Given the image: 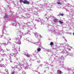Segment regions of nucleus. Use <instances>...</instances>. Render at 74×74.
Masks as SVG:
<instances>
[{
  "label": "nucleus",
  "instance_id": "obj_55",
  "mask_svg": "<svg viewBox=\"0 0 74 74\" xmlns=\"http://www.w3.org/2000/svg\"><path fill=\"white\" fill-rule=\"evenodd\" d=\"M69 10H66V12H69Z\"/></svg>",
  "mask_w": 74,
  "mask_h": 74
},
{
  "label": "nucleus",
  "instance_id": "obj_26",
  "mask_svg": "<svg viewBox=\"0 0 74 74\" xmlns=\"http://www.w3.org/2000/svg\"><path fill=\"white\" fill-rule=\"evenodd\" d=\"M27 10L28 12H32V10L31 9H28Z\"/></svg>",
  "mask_w": 74,
  "mask_h": 74
},
{
  "label": "nucleus",
  "instance_id": "obj_36",
  "mask_svg": "<svg viewBox=\"0 0 74 74\" xmlns=\"http://www.w3.org/2000/svg\"><path fill=\"white\" fill-rule=\"evenodd\" d=\"M1 55L2 56H5V54H4V53L3 54H1Z\"/></svg>",
  "mask_w": 74,
  "mask_h": 74
},
{
  "label": "nucleus",
  "instance_id": "obj_25",
  "mask_svg": "<svg viewBox=\"0 0 74 74\" xmlns=\"http://www.w3.org/2000/svg\"><path fill=\"white\" fill-rule=\"evenodd\" d=\"M0 67H5V66L3 64H0Z\"/></svg>",
  "mask_w": 74,
  "mask_h": 74
},
{
  "label": "nucleus",
  "instance_id": "obj_20",
  "mask_svg": "<svg viewBox=\"0 0 74 74\" xmlns=\"http://www.w3.org/2000/svg\"><path fill=\"white\" fill-rule=\"evenodd\" d=\"M17 33H18V34H19V35H20V34H22V33L20 32V31H19V30H17Z\"/></svg>",
  "mask_w": 74,
  "mask_h": 74
},
{
  "label": "nucleus",
  "instance_id": "obj_60",
  "mask_svg": "<svg viewBox=\"0 0 74 74\" xmlns=\"http://www.w3.org/2000/svg\"><path fill=\"white\" fill-rule=\"evenodd\" d=\"M37 70H38V69H39V66L37 68Z\"/></svg>",
  "mask_w": 74,
  "mask_h": 74
},
{
  "label": "nucleus",
  "instance_id": "obj_19",
  "mask_svg": "<svg viewBox=\"0 0 74 74\" xmlns=\"http://www.w3.org/2000/svg\"><path fill=\"white\" fill-rule=\"evenodd\" d=\"M37 53V51H35V52L33 53V55H34L35 56H36V54Z\"/></svg>",
  "mask_w": 74,
  "mask_h": 74
},
{
  "label": "nucleus",
  "instance_id": "obj_27",
  "mask_svg": "<svg viewBox=\"0 0 74 74\" xmlns=\"http://www.w3.org/2000/svg\"><path fill=\"white\" fill-rule=\"evenodd\" d=\"M37 50L38 51V52H40L41 51V48H37Z\"/></svg>",
  "mask_w": 74,
  "mask_h": 74
},
{
  "label": "nucleus",
  "instance_id": "obj_52",
  "mask_svg": "<svg viewBox=\"0 0 74 74\" xmlns=\"http://www.w3.org/2000/svg\"><path fill=\"white\" fill-rule=\"evenodd\" d=\"M23 29H24V28H26V26H24V27H23Z\"/></svg>",
  "mask_w": 74,
  "mask_h": 74
},
{
  "label": "nucleus",
  "instance_id": "obj_3",
  "mask_svg": "<svg viewBox=\"0 0 74 74\" xmlns=\"http://www.w3.org/2000/svg\"><path fill=\"white\" fill-rule=\"evenodd\" d=\"M30 25V22H27L26 23V25L28 27V28H27V34H30L29 33V31H30V30H33V27L32 26H29V25Z\"/></svg>",
  "mask_w": 74,
  "mask_h": 74
},
{
  "label": "nucleus",
  "instance_id": "obj_59",
  "mask_svg": "<svg viewBox=\"0 0 74 74\" xmlns=\"http://www.w3.org/2000/svg\"><path fill=\"white\" fill-rule=\"evenodd\" d=\"M55 51H56V52H58V51H57V50L56 49H55Z\"/></svg>",
  "mask_w": 74,
  "mask_h": 74
},
{
  "label": "nucleus",
  "instance_id": "obj_62",
  "mask_svg": "<svg viewBox=\"0 0 74 74\" xmlns=\"http://www.w3.org/2000/svg\"><path fill=\"white\" fill-rule=\"evenodd\" d=\"M52 74V73L51 72H49V74Z\"/></svg>",
  "mask_w": 74,
  "mask_h": 74
},
{
  "label": "nucleus",
  "instance_id": "obj_10",
  "mask_svg": "<svg viewBox=\"0 0 74 74\" xmlns=\"http://www.w3.org/2000/svg\"><path fill=\"white\" fill-rule=\"evenodd\" d=\"M34 34L35 35V36L36 38H37L38 36H40V38H41V35H39V34H38L37 33H34Z\"/></svg>",
  "mask_w": 74,
  "mask_h": 74
},
{
  "label": "nucleus",
  "instance_id": "obj_56",
  "mask_svg": "<svg viewBox=\"0 0 74 74\" xmlns=\"http://www.w3.org/2000/svg\"><path fill=\"white\" fill-rule=\"evenodd\" d=\"M52 16H50L49 18H52Z\"/></svg>",
  "mask_w": 74,
  "mask_h": 74
},
{
  "label": "nucleus",
  "instance_id": "obj_11",
  "mask_svg": "<svg viewBox=\"0 0 74 74\" xmlns=\"http://www.w3.org/2000/svg\"><path fill=\"white\" fill-rule=\"evenodd\" d=\"M32 44H35V45H41V42H37L36 43H32Z\"/></svg>",
  "mask_w": 74,
  "mask_h": 74
},
{
  "label": "nucleus",
  "instance_id": "obj_13",
  "mask_svg": "<svg viewBox=\"0 0 74 74\" xmlns=\"http://www.w3.org/2000/svg\"><path fill=\"white\" fill-rule=\"evenodd\" d=\"M25 15H26L27 17H29V16H31L30 14L29 13H27L25 12Z\"/></svg>",
  "mask_w": 74,
  "mask_h": 74
},
{
  "label": "nucleus",
  "instance_id": "obj_23",
  "mask_svg": "<svg viewBox=\"0 0 74 74\" xmlns=\"http://www.w3.org/2000/svg\"><path fill=\"white\" fill-rule=\"evenodd\" d=\"M44 6V5H39L38 6L40 8H42V7Z\"/></svg>",
  "mask_w": 74,
  "mask_h": 74
},
{
  "label": "nucleus",
  "instance_id": "obj_24",
  "mask_svg": "<svg viewBox=\"0 0 74 74\" xmlns=\"http://www.w3.org/2000/svg\"><path fill=\"white\" fill-rule=\"evenodd\" d=\"M8 45V44H6L5 43H3L1 44L2 45H4V46H6Z\"/></svg>",
  "mask_w": 74,
  "mask_h": 74
},
{
  "label": "nucleus",
  "instance_id": "obj_35",
  "mask_svg": "<svg viewBox=\"0 0 74 74\" xmlns=\"http://www.w3.org/2000/svg\"><path fill=\"white\" fill-rule=\"evenodd\" d=\"M5 71L7 73V74H8V70L6 69H5Z\"/></svg>",
  "mask_w": 74,
  "mask_h": 74
},
{
  "label": "nucleus",
  "instance_id": "obj_5",
  "mask_svg": "<svg viewBox=\"0 0 74 74\" xmlns=\"http://www.w3.org/2000/svg\"><path fill=\"white\" fill-rule=\"evenodd\" d=\"M22 37V36H20V37H18V38H15L16 41L18 42V44H21V42L19 41V40H21V38Z\"/></svg>",
  "mask_w": 74,
  "mask_h": 74
},
{
  "label": "nucleus",
  "instance_id": "obj_22",
  "mask_svg": "<svg viewBox=\"0 0 74 74\" xmlns=\"http://www.w3.org/2000/svg\"><path fill=\"white\" fill-rule=\"evenodd\" d=\"M36 9H37V10H38L37 11H39V12H40L41 11H43V10H44V9H43V10H42V9H41V10H39L38 9V8H36Z\"/></svg>",
  "mask_w": 74,
  "mask_h": 74
},
{
  "label": "nucleus",
  "instance_id": "obj_4",
  "mask_svg": "<svg viewBox=\"0 0 74 74\" xmlns=\"http://www.w3.org/2000/svg\"><path fill=\"white\" fill-rule=\"evenodd\" d=\"M6 27H5V25L2 27V34L1 35V36H0V38H2V36H3V34H5L6 35H7V34H6L7 33V31H6Z\"/></svg>",
  "mask_w": 74,
  "mask_h": 74
},
{
  "label": "nucleus",
  "instance_id": "obj_1",
  "mask_svg": "<svg viewBox=\"0 0 74 74\" xmlns=\"http://www.w3.org/2000/svg\"><path fill=\"white\" fill-rule=\"evenodd\" d=\"M62 53H65V57L67 56V55H69V56H73V54L71 53H69V52H68L67 51L65 50L64 51H62ZM64 56H61V57H59L58 56H56L54 58V60H53L54 62H56L57 61H58V60H60V59H61V60H64Z\"/></svg>",
  "mask_w": 74,
  "mask_h": 74
},
{
  "label": "nucleus",
  "instance_id": "obj_53",
  "mask_svg": "<svg viewBox=\"0 0 74 74\" xmlns=\"http://www.w3.org/2000/svg\"><path fill=\"white\" fill-rule=\"evenodd\" d=\"M70 5V6H71V7H73V8H74V5H73V6H72V5Z\"/></svg>",
  "mask_w": 74,
  "mask_h": 74
},
{
  "label": "nucleus",
  "instance_id": "obj_8",
  "mask_svg": "<svg viewBox=\"0 0 74 74\" xmlns=\"http://www.w3.org/2000/svg\"><path fill=\"white\" fill-rule=\"evenodd\" d=\"M37 22H40L41 23V24H40V25H41L42 24H44V23L45 22L44 21H42V19H41V18H38V19L37 20Z\"/></svg>",
  "mask_w": 74,
  "mask_h": 74
},
{
  "label": "nucleus",
  "instance_id": "obj_33",
  "mask_svg": "<svg viewBox=\"0 0 74 74\" xmlns=\"http://www.w3.org/2000/svg\"><path fill=\"white\" fill-rule=\"evenodd\" d=\"M8 18V16L6 15H5L4 16V18Z\"/></svg>",
  "mask_w": 74,
  "mask_h": 74
},
{
  "label": "nucleus",
  "instance_id": "obj_43",
  "mask_svg": "<svg viewBox=\"0 0 74 74\" xmlns=\"http://www.w3.org/2000/svg\"><path fill=\"white\" fill-rule=\"evenodd\" d=\"M2 61H3V58H1V59L0 60V62H1V61H2Z\"/></svg>",
  "mask_w": 74,
  "mask_h": 74
},
{
  "label": "nucleus",
  "instance_id": "obj_57",
  "mask_svg": "<svg viewBox=\"0 0 74 74\" xmlns=\"http://www.w3.org/2000/svg\"><path fill=\"white\" fill-rule=\"evenodd\" d=\"M63 68H64V69H67V68H66V67H65V66H64V67H63Z\"/></svg>",
  "mask_w": 74,
  "mask_h": 74
},
{
  "label": "nucleus",
  "instance_id": "obj_14",
  "mask_svg": "<svg viewBox=\"0 0 74 74\" xmlns=\"http://www.w3.org/2000/svg\"><path fill=\"white\" fill-rule=\"evenodd\" d=\"M23 3H24V4H29L30 3L27 1L25 0L24 1Z\"/></svg>",
  "mask_w": 74,
  "mask_h": 74
},
{
  "label": "nucleus",
  "instance_id": "obj_2",
  "mask_svg": "<svg viewBox=\"0 0 74 74\" xmlns=\"http://www.w3.org/2000/svg\"><path fill=\"white\" fill-rule=\"evenodd\" d=\"M12 26H16V25L19 26V27L20 29H21L23 31L25 29L23 28V25H19V24L15 22H12Z\"/></svg>",
  "mask_w": 74,
  "mask_h": 74
},
{
  "label": "nucleus",
  "instance_id": "obj_61",
  "mask_svg": "<svg viewBox=\"0 0 74 74\" xmlns=\"http://www.w3.org/2000/svg\"><path fill=\"white\" fill-rule=\"evenodd\" d=\"M3 74H7V72H6V73H3Z\"/></svg>",
  "mask_w": 74,
  "mask_h": 74
},
{
  "label": "nucleus",
  "instance_id": "obj_39",
  "mask_svg": "<svg viewBox=\"0 0 74 74\" xmlns=\"http://www.w3.org/2000/svg\"><path fill=\"white\" fill-rule=\"evenodd\" d=\"M69 5H70V4H69V3H68V4H66V5H67V6H68L69 7H70V8H71V6H69Z\"/></svg>",
  "mask_w": 74,
  "mask_h": 74
},
{
  "label": "nucleus",
  "instance_id": "obj_29",
  "mask_svg": "<svg viewBox=\"0 0 74 74\" xmlns=\"http://www.w3.org/2000/svg\"><path fill=\"white\" fill-rule=\"evenodd\" d=\"M9 57H10V58H9V59L10 60V62H11V63H12V59H11V56H9Z\"/></svg>",
  "mask_w": 74,
  "mask_h": 74
},
{
  "label": "nucleus",
  "instance_id": "obj_15",
  "mask_svg": "<svg viewBox=\"0 0 74 74\" xmlns=\"http://www.w3.org/2000/svg\"><path fill=\"white\" fill-rule=\"evenodd\" d=\"M25 69H29L30 68L29 67V66L28 65V64H25Z\"/></svg>",
  "mask_w": 74,
  "mask_h": 74
},
{
  "label": "nucleus",
  "instance_id": "obj_50",
  "mask_svg": "<svg viewBox=\"0 0 74 74\" xmlns=\"http://www.w3.org/2000/svg\"><path fill=\"white\" fill-rule=\"evenodd\" d=\"M22 74H25V72L24 71H23Z\"/></svg>",
  "mask_w": 74,
  "mask_h": 74
},
{
  "label": "nucleus",
  "instance_id": "obj_38",
  "mask_svg": "<svg viewBox=\"0 0 74 74\" xmlns=\"http://www.w3.org/2000/svg\"><path fill=\"white\" fill-rule=\"evenodd\" d=\"M20 3H23V1H23V0H20Z\"/></svg>",
  "mask_w": 74,
  "mask_h": 74
},
{
  "label": "nucleus",
  "instance_id": "obj_12",
  "mask_svg": "<svg viewBox=\"0 0 74 74\" xmlns=\"http://www.w3.org/2000/svg\"><path fill=\"white\" fill-rule=\"evenodd\" d=\"M12 50L13 51L15 52L16 53H18V51H17V49H16L13 47V49H12Z\"/></svg>",
  "mask_w": 74,
  "mask_h": 74
},
{
  "label": "nucleus",
  "instance_id": "obj_40",
  "mask_svg": "<svg viewBox=\"0 0 74 74\" xmlns=\"http://www.w3.org/2000/svg\"><path fill=\"white\" fill-rule=\"evenodd\" d=\"M2 50L3 49H2L1 47L0 46V51H2Z\"/></svg>",
  "mask_w": 74,
  "mask_h": 74
},
{
  "label": "nucleus",
  "instance_id": "obj_7",
  "mask_svg": "<svg viewBox=\"0 0 74 74\" xmlns=\"http://www.w3.org/2000/svg\"><path fill=\"white\" fill-rule=\"evenodd\" d=\"M44 6L46 7L47 10H50V8H51V7H52V6H50V5H47L46 3H45V4L44 5Z\"/></svg>",
  "mask_w": 74,
  "mask_h": 74
},
{
  "label": "nucleus",
  "instance_id": "obj_18",
  "mask_svg": "<svg viewBox=\"0 0 74 74\" xmlns=\"http://www.w3.org/2000/svg\"><path fill=\"white\" fill-rule=\"evenodd\" d=\"M53 22L55 23H56V22H58V20L56 18L54 19L53 20Z\"/></svg>",
  "mask_w": 74,
  "mask_h": 74
},
{
  "label": "nucleus",
  "instance_id": "obj_44",
  "mask_svg": "<svg viewBox=\"0 0 74 74\" xmlns=\"http://www.w3.org/2000/svg\"><path fill=\"white\" fill-rule=\"evenodd\" d=\"M26 56H27V57H29V55L28 54H27L26 55Z\"/></svg>",
  "mask_w": 74,
  "mask_h": 74
},
{
  "label": "nucleus",
  "instance_id": "obj_28",
  "mask_svg": "<svg viewBox=\"0 0 74 74\" xmlns=\"http://www.w3.org/2000/svg\"><path fill=\"white\" fill-rule=\"evenodd\" d=\"M62 34H61V32H59L58 34V36H62Z\"/></svg>",
  "mask_w": 74,
  "mask_h": 74
},
{
  "label": "nucleus",
  "instance_id": "obj_31",
  "mask_svg": "<svg viewBox=\"0 0 74 74\" xmlns=\"http://www.w3.org/2000/svg\"><path fill=\"white\" fill-rule=\"evenodd\" d=\"M71 68L67 69V70H68V71H71Z\"/></svg>",
  "mask_w": 74,
  "mask_h": 74
},
{
  "label": "nucleus",
  "instance_id": "obj_42",
  "mask_svg": "<svg viewBox=\"0 0 74 74\" xmlns=\"http://www.w3.org/2000/svg\"><path fill=\"white\" fill-rule=\"evenodd\" d=\"M13 56H14V57H15L16 56V54H14L13 55H12Z\"/></svg>",
  "mask_w": 74,
  "mask_h": 74
},
{
  "label": "nucleus",
  "instance_id": "obj_16",
  "mask_svg": "<svg viewBox=\"0 0 74 74\" xmlns=\"http://www.w3.org/2000/svg\"><path fill=\"white\" fill-rule=\"evenodd\" d=\"M57 74H61L62 71L60 70H58L57 71Z\"/></svg>",
  "mask_w": 74,
  "mask_h": 74
},
{
  "label": "nucleus",
  "instance_id": "obj_37",
  "mask_svg": "<svg viewBox=\"0 0 74 74\" xmlns=\"http://www.w3.org/2000/svg\"><path fill=\"white\" fill-rule=\"evenodd\" d=\"M60 16H63L64 15V14L63 13H60Z\"/></svg>",
  "mask_w": 74,
  "mask_h": 74
},
{
  "label": "nucleus",
  "instance_id": "obj_58",
  "mask_svg": "<svg viewBox=\"0 0 74 74\" xmlns=\"http://www.w3.org/2000/svg\"><path fill=\"white\" fill-rule=\"evenodd\" d=\"M46 15H47V14H45L44 15V16H46Z\"/></svg>",
  "mask_w": 74,
  "mask_h": 74
},
{
  "label": "nucleus",
  "instance_id": "obj_6",
  "mask_svg": "<svg viewBox=\"0 0 74 74\" xmlns=\"http://www.w3.org/2000/svg\"><path fill=\"white\" fill-rule=\"evenodd\" d=\"M48 30L49 32H52L53 30V27L52 26L49 25L48 26Z\"/></svg>",
  "mask_w": 74,
  "mask_h": 74
},
{
  "label": "nucleus",
  "instance_id": "obj_45",
  "mask_svg": "<svg viewBox=\"0 0 74 74\" xmlns=\"http://www.w3.org/2000/svg\"><path fill=\"white\" fill-rule=\"evenodd\" d=\"M46 51H47V52H49V49H46Z\"/></svg>",
  "mask_w": 74,
  "mask_h": 74
},
{
  "label": "nucleus",
  "instance_id": "obj_34",
  "mask_svg": "<svg viewBox=\"0 0 74 74\" xmlns=\"http://www.w3.org/2000/svg\"><path fill=\"white\" fill-rule=\"evenodd\" d=\"M63 38L64 39L66 42H67V40H66V38H65V37L63 36Z\"/></svg>",
  "mask_w": 74,
  "mask_h": 74
},
{
  "label": "nucleus",
  "instance_id": "obj_32",
  "mask_svg": "<svg viewBox=\"0 0 74 74\" xmlns=\"http://www.w3.org/2000/svg\"><path fill=\"white\" fill-rule=\"evenodd\" d=\"M50 45L51 46L52 45H53V43L52 42H51L50 43Z\"/></svg>",
  "mask_w": 74,
  "mask_h": 74
},
{
  "label": "nucleus",
  "instance_id": "obj_49",
  "mask_svg": "<svg viewBox=\"0 0 74 74\" xmlns=\"http://www.w3.org/2000/svg\"><path fill=\"white\" fill-rule=\"evenodd\" d=\"M45 63H46V64H48V63L47 62H45Z\"/></svg>",
  "mask_w": 74,
  "mask_h": 74
},
{
  "label": "nucleus",
  "instance_id": "obj_64",
  "mask_svg": "<svg viewBox=\"0 0 74 74\" xmlns=\"http://www.w3.org/2000/svg\"><path fill=\"white\" fill-rule=\"evenodd\" d=\"M38 73L39 74H40V72H38Z\"/></svg>",
  "mask_w": 74,
  "mask_h": 74
},
{
  "label": "nucleus",
  "instance_id": "obj_47",
  "mask_svg": "<svg viewBox=\"0 0 74 74\" xmlns=\"http://www.w3.org/2000/svg\"><path fill=\"white\" fill-rule=\"evenodd\" d=\"M36 26V25H35V26L34 27H33L34 29H36V27H35Z\"/></svg>",
  "mask_w": 74,
  "mask_h": 74
},
{
  "label": "nucleus",
  "instance_id": "obj_51",
  "mask_svg": "<svg viewBox=\"0 0 74 74\" xmlns=\"http://www.w3.org/2000/svg\"><path fill=\"white\" fill-rule=\"evenodd\" d=\"M6 50L7 51H10V49H6Z\"/></svg>",
  "mask_w": 74,
  "mask_h": 74
},
{
  "label": "nucleus",
  "instance_id": "obj_30",
  "mask_svg": "<svg viewBox=\"0 0 74 74\" xmlns=\"http://www.w3.org/2000/svg\"><path fill=\"white\" fill-rule=\"evenodd\" d=\"M58 22H59V23H61V24H62V23H63V22H62V21L60 20Z\"/></svg>",
  "mask_w": 74,
  "mask_h": 74
},
{
  "label": "nucleus",
  "instance_id": "obj_41",
  "mask_svg": "<svg viewBox=\"0 0 74 74\" xmlns=\"http://www.w3.org/2000/svg\"><path fill=\"white\" fill-rule=\"evenodd\" d=\"M57 4H60V5H61V4H61V3L60 2H58L57 3Z\"/></svg>",
  "mask_w": 74,
  "mask_h": 74
},
{
  "label": "nucleus",
  "instance_id": "obj_48",
  "mask_svg": "<svg viewBox=\"0 0 74 74\" xmlns=\"http://www.w3.org/2000/svg\"><path fill=\"white\" fill-rule=\"evenodd\" d=\"M14 74V71L13 72H12L11 73V74Z\"/></svg>",
  "mask_w": 74,
  "mask_h": 74
},
{
  "label": "nucleus",
  "instance_id": "obj_54",
  "mask_svg": "<svg viewBox=\"0 0 74 74\" xmlns=\"http://www.w3.org/2000/svg\"><path fill=\"white\" fill-rule=\"evenodd\" d=\"M71 73H72V74H74V72L72 71L71 72Z\"/></svg>",
  "mask_w": 74,
  "mask_h": 74
},
{
  "label": "nucleus",
  "instance_id": "obj_63",
  "mask_svg": "<svg viewBox=\"0 0 74 74\" xmlns=\"http://www.w3.org/2000/svg\"><path fill=\"white\" fill-rule=\"evenodd\" d=\"M35 71V72H38V71Z\"/></svg>",
  "mask_w": 74,
  "mask_h": 74
},
{
  "label": "nucleus",
  "instance_id": "obj_17",
  "mask_svg": "<svg viewBox=\"0 0 74 74\" xmlns=\"http://www.w3.org/2000/svg\"><path fill=\"white\" fill-rule=\"evenodd\" d=\"M62 45H65V47L66 48V49H69V45H65L64 44H61Z\"/></svg>",
  "mask_w": 74,
  "mask_h": 74
},
{
  "label": "nucleus",
  "instance_id": "obj_9",
  "mask_svg": "<svg viewBox=\"0 0 74 74\" xmlns=\"http://www.w3.org/2000/svg\"><path fill=\"white\" fill-rule=\"evenodd\" d=\"M14 67H15V68H17L18 69V71H21V69H22V67H21V66H19V65L15 66Z\"/></svg>",
  "mask_w": 74,
  "mask_h": 74
},
{
  "label": "nucleus",
  "instance_id": "obj_46",
  "mask_svg": "<svg viewBox=\"0 0 74 74\" xmlns=\"http://www.w3.org/2000/svg\"><path fill=\"white\" fill-rule=\"evenodd\" d=\"M37 62H38V63H40V61L39 60H38Z\"/></svg>",
  "mask_w": 74,
  "mask_h": 74
},
{
  "label": "nucleus",
  "instance_id": "obj_21",
  "mask_svg": "<svg viewBox=\"0 0 74 74\" xmlns=\"http://www.w3.org/2000/svg\"><path fill=\"white\" fill-rule=\"evenodd\" d=\"M32 14H35V15H38V13L36 11L33 12Z\"/></svg>",
  "mask_w": 74,
  "mask_h": 74
}]
</instances>
